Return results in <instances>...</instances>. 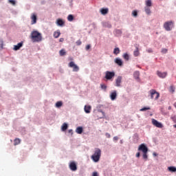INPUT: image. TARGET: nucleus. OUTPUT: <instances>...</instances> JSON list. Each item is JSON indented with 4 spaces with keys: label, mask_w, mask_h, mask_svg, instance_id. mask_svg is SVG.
Returning <instances> with one entry per match:
<instances>
[{
    "label": "nucleus",
    "mask_w": 176,
    "mask_h": 176,
    "mask_svg": "<svg viewBox=\"0 0 176 176\" xmlns=\"http://www.w3.org/2000/svg\"><path fill=\"white\" fill-rule=\"evenodd\" d=\"M56 108H60V107H63V102L58 101L56 103Z\"/></svg>",
    "instance_id": "32"
},
{
    "label": "nucleus",
    "mask_w": 176,
    "mask_h": 176,
    "mask_svg": "<svg viewBox=\"0 0 176 176\" xmlns=\"http://www.w3.org/2000/svg\"><path fill=\"white\" fill-rule=\"evenodd\" d=\"M68 129V124L67 123H64L61 126L62 131H65Z\"/></svg>",
    "instance_id": "22"
},
{
    "label": "nucleus",
    "mask_w": 176,
    "mask_h": 176,
    "mask_svg": "<svg viewBox=\"0 0 176 176\" xmlns=\"http://www.w3.org/2000/svg\"><path fill=\"white\" fill-rule=\"evenodd\" d=\"M120 53V50L119 49V47H116V48L114 49V50H113V54H114L118 55Z\"/></svg>",
    "instance_id": "28"
},
{
    "label": "nucleus",
    "mask_w": 176,
    "mask_h": 176,
    "mask_svg": "<svg viewBox=\"0 0 176 176\" xmlns=\"http://www.w3.org/2000/svg\"><path fill=\"white\" fill-rule=\"evenodd\" d=\"M149 94L151 100H158L159 97H160V94H159V92L156 91L155 89L150 90Z\"/></svg>",
    "instance_id": "3"
},
{
    "label": "nucleus",
    "mask_w": 176,
    "mask_h": 176,
    "mask_svg": "<svg viewBox=\"0 0 176 176\" xmlns=\"http://www.w3.org/2000/svg\"><path fill=\"white\" fill-rule=\"evenodd\" d=\"M100 88L102 89V90H107V85L105 84H100Z\"/></svg>",
    "instance_id": "33"
},
{
    "label": "nucleus",
    "mask_w": 176,
    "mask_h": 176,
    "mask_svg": "<svg viewBox=\"0 0 176 176\" xmlns=\"http://www.w3.org/2000/svg\"><path fill=\"white\" fill-rule=\"evenodd\" d=\"M68 21H74V15L69 14L67 16Z\"/></svg>",
    "instance_id": "30"
},
{
    "label": "nucleus",
    "mask_w": 176,
    "mask_h": 176,
    "mask_svg": "<svg viewBox=\"0 0 176 176\" xmlns=\"http://www.w3.org/2000/svg\"><path fill=\"white\" fill-rule=\"evenodd\" d=\"M115 63L116 64H118V65H120V67H122V65H123V61H122L121 59L119 58H116Z\"/></svg>",
    "instance_id": "16"
},
{
    "label": "nucleus",
    "mask_w": 176,
    "mask_h": 176,
    "mask_svg": "<svg viewBox=\"0 0 176 176\" xmlns=\"http://www.w3.org/2000/svg\"><path fill=\"white\" fill-rule=\"evenodd\" d=\"M140 156H141V154L140 153V152L136 153V157H140Z\"/></svg>",
    "instance_id": "46"
},
{
    "label": "nucleus",
    "mask_w": 176,
    "mask_h": 176,
    "mask_svg": "<svg viewBox=\"0 0 176 176\" xmlns=\"http://www.w3.org/2000/svg\"><path fill=\"white\" fill-rule=\"evenodd\" d=\"M133 76L135 79H140V72L138 71L135 72L133 74Z\"/></svg>",
    "instance_id": "21"
},
{
    "label": "nucleus",
    "mask_w": 176,
    "mask_h": 176,
    "mask_svg": "<svg viewBox=\"0 0 176 176\" xmlns=\"http://www.w3.org/2000/svg\"><path fill=\"white\" fill-rule=\"evenodd\" d=\"M168 109H171V107H168Z\"/></svg>",
    "instance_id": "51"
},
{
    "label": "nucleus",
    "mask_w": 176,
    "mask_h": 176,
    "mask_svg": "<svg viewBox=\"0 0 176 176\" xmlns=\"http://www.w3.org/2000/svg\"><path fill=\"white\" fill-rule=\"evenodd\" d=\"M153 156H157V154H156L155 153H153Z\"/></svg>",
    "instance_id": "49"
},
{
    "label": "nucleus",
    "mask_w": 176,
    "mask_h": 176,
    "mask_svg": "<svg viewBox=\"0 0 176 176\" xmlns=\"http://www.w3.org/2000/svg\"><path fill=\"white\" fill-rule=\"evenodd\" d=\"M90 47H91L90 45H87L86 46V50H89V49H90Z\"/></svg>",
    "instance_id": "45"
},
{
    "label": "nucleus",
    "mask_w": 176,
    "mask_h": 176,
    "mask_svg": "<svg viewBox=\"0 0 176 176\" xmlns=\"http://www.w3.org/2000/svg\"><path fill=\"white\" fill-rule=\"evenodd\" d=\"M100 12L102 14H108V8H102L100 10Z\"/></svg>",
    "instance_id": "24"
},
{
    "label": "nucleus",
    "mask_w": 176,
    "mask_h": 176,
    "mask_svg": "<svg viewBox=\"0 0 176 176\" xmlns=\"http://www.w3.org/2000/svg\"><path fill=\"white\" fill-rule=\"evenodd\" d=\"M143 159L146 160L148 159V153H143Z\"/></svg>",
    "instance_id": "37"
},
{
    "label": "nucleus",
    "mask_w": 176,
    "mask_h": 176,
    "mask_svg": "<svg viewBox=\"0 0 176 176\" xmlns=\"http://www.w3.org/2000/svg\"><path fill=\"white\" fill-rule=\"evenodd\" d=\"M64 41V38H60V39H59V42H63Z\"/></svg>",
    "instance_id": "48"
},
{
    "label": "nucleus",
    "mask_w": 176,
    "mask_h": 176,
    "mask_svg": "<svg viewBox=\"0 0 176 176\" xmlns=\"http://www.w3.org/2000/svg\"><path fill=\"white\" fill-rule=\"evenodd\" d=\"M132 15L133 16V17H137V16H138V12H137V10H133L132 12Z\"/></svg>",
    "instance_id": "36"
},
{
    "label": "nucleus",
    "mask_w": 176,
    "mask_h": 176,
    "mask_svg": "<svg viewBox=\"0 0 176 176\" xmlns=\"http://www.w3.org/2000/svg\"><path fill=\"white\" fill-rule=\"evenodd\" d=\"M69 68H73V72H78L79 71V66H77L74 61L69 63Z\"/></svg>",
    "instance_id": "5"
},
{
    "label": "nucleus",
    "mask_w": 176,
    "mask_h": 176,
    "mask_svg": "<svg viewBox=\"0 0 176 176\" xmlns=\"http://www.w3.org/2000/svg\"><path fill=\"white\" fill-rule=\"evenodd\" d=\"M115 76V72H106L105 78L107 79V80H109L112 79Z\"/></svg>",
    "instance_id": "7"
},
{
    "label": "nucleus",
    "mask_w": 176,
    "mask_h": 176,
    "mask_svg": "<svg viewBox=\"0 0 176 176\" xmlns=\"http://www.w3.org/2000/svg\"><path fill=\"white\" fill-rule=\"evenodd\" d=\"M162 53H163L164 54H166V53H167V49H162Z\"/></svg>",
    "instance_id": "40"
},
{
    "label": "nucleus",
    "mask_w": 176,
    "mask_h": 176,
    "mask_svg": "<svg viewBox=\"0 0 176 176\" xmlns=\"http://www.w3.org/2000/svg\"><path fill=\"white\" fill-rule=\"evenodd\" d=\"M152 124L153 126H155V127H158V129H163V124H162V122H159L155 119H152Z\"/></svg>",
    "instance_id": "6"
},
{
    "label": "nucleus",
    "mask_w": 176,
    "mask_h": 176,
    "mask_svg": "<svg viewBox=\"0 0 176 176\" xmlns=\"http://www.w3.org/2000/svg\"><path fill=\"white\" fill-rule=\"evenodd\" d=\"M14 145H19V144H20V142H21V140H20V139L19 138H16L14 140Z\"/></svg>",
    "instance_id": "29"
},
{
    "label": "nucleus",
    "mask_w": 176,
    "mask_h": 176,
    "mask_svg": "<svg viewBox=\"0 0 176 176\" xmlns=\"http://www.w3.org/2000/svg\"><path fill=\"white\" fill-rule=\"evenodd\" d=\"M133 56H135V57H138V56H140V50H138V47H136V50L133 52Z\"/></svg>",
    "instance_id": "20"
},
{
    "label": "nucleus",
    "mask_w": 176,
    "mask_h": 176,
    "mask_svg": "<svg viewBox=\"0 0 176 176\" xmlns=\"http://www.w3.org/2000/svg\"><path fill=\"white\" fill-rule=\"evenodd\" d=\"M30 38L32 42H41L42 41V34L39 32L34 30L31 32Z\"/></svg>",
    "instance_id": "1"
},
{
    "label": "nucleus",
    "mask_w": 176,
    "mask_h": 176,
    "mask_svg": "<svg viewBox=\"0 0 176 176\" xmlns=\"http://www.w3.org/2000/svg\"><path fill=\"white\" fill-rule=\"evenodd\" d=\"M56 24L57 25H59L60 27H63V25H64L65 22L64 21H63V19H58L56 21Z\"/></svg>",
    "instance_id": "15"
},
{
    "label": "nucleus",
    "mask_w": 176,
    "mask_h": 176,
    "mask_svg": "<svg viewBox=\"0 0 176 176\" xmlns=\"http://www.w3.org/2000/svg\"><path fill=\"white\" fill-rule=\"evenodd\" d=\"M119 140V138L118 136H115L113 138V141H118Z\"/></svg>",
    "instance_id": "44"
},
{
    "label": "nucleus",
    "mask_w": 176,
    "mask_h": 176,
    "mask_svg": "<svg viewBox=\"0 0 176 176\" xmlns=\"http://www.w3.org/2000/svg\"><path fill=\"white\" fill-rule=\"evenodd\" d=\"M168 171H170V173H175L176 168L175 166H169L168 167Z\"/></svg>",
    "instance_id": "23"
},
{
    "label": "nucleus",
    "mask_w": 176,
    "mask_h": 176,
    "mask_svg": "<svg viewBox=\"0 0 176 176\" xmlns=\"http://www.w3.org/2000/svg\"><path fill=\"white\" fill-rule=\"evenodd\" d=\"M122 83V76H118L116 80V86L117 87H120V84Z\"/></svg>",
    "instance_id": "12"
},
{
    "label": "nucleus",
    "mask_w": 176,
    "mask_h": 176,
    "mask_svg": "<svg viewBox=\"0 0 176 176\" xmlns=\"http://www.w3.org/2000/svg\"><path fill=\"white\" fill-rule=\"evenodd\" d=\"M174 122H175V123L176 122V120H174Z\"/></svg>",
    "instance_id": "52"
},
{
    "label": "nucleus",
    "mask_w": 176,
    "mask_h": 176,
    "mask_svg": "<svg viewBox=\"0 0 176 176\" xmlns=\"http://www.w3.org/2000/svg\"><path fill=\"white\" fill-rule=\"evenodd\" d=\"M85 113H90L91 111V106L89 105H85L84 107Z\"/></svg>",
    "instance_id": "14"
},
{
    "label": "nucleus",
    "mask_w": 176,
    "mask_h": 176,
    "mask_svg": "<svg viewBox=\"0 0 176 176\" xmlns=\"http://www.w3.org/2000/svg\"><path fill=\"white\" fill-rule=\"evenodd\" d=\"M69 134H71V135H72V134H74V131H72V129H70L68 131Z\"/></svg>",
    "instance_id": "42"
},
{
    "label": "nucleus",
    "mask_w": 176,
    "mask_h": 176,
    "mask_svg": "<svg viewBox=\"0 0 176 176\" xmlns=\"http://www.w3.org/2000/svg\"><path fill=\"white\" fill-rule=\"evenodd\" d=\"M60 35H61L60 30H58V31L54 32V38H57L60 36Z\"/></svg>",
    "instance_id": "19"
},
{
    "label": "nucleus",
    "mask_w": 176,
    "mask_h": 176,
    "mask_svg": "<svg viewBox=\"0 0 176 176\" xmlns=\"http://www.w3.org/2000/svg\"><path fill=\"white\" fill-rule=\"evenodd\" d=\"M60 56H65L67 54V52H65V50L63 49L59 51Z\"/></svg>",
    "instance_id": "26"
},
{
    "label": "nucleus",
    "mask_w": 176,
    "mask_h": 176,
    "mask_svg": "<svg viewBox=\"0 0 176 176\" xmlns=\"http://www.w3.org/2000/svg\"><path fill=\"white\" fill-rule=\"evenodd\" d=\"M157 76H159V78H162V79H164V78L167 76V72H162L157 71Z\"/></svg>",
    "instance_id": "11"
},
{
    "label": "nucleus",
    "mask_w": 176,
    "mask_h": 176,
    "mask_svg": "<svg viewBox=\"0 0 176 176\" xmlns=\"http://www.w3.org/2000/svg\"><path fill=\"white\" fill-rule=\"evenodd\" d=\"M173 28L174 22H173L172 21H166L164 24V28L166 30V31H171Z\"/></svg>",
    "instance_id": "4"
},
{
    "label": "nucleus",
    "mask_w": 176,
    "mask_h": 176,
    "mask_svg": "<svg viewBox=\"0 0 176 176\" xmlns=\"http://www.w3.org/2000/svg\"><path fill=\"white\" fill-rule=\"evenodd\" d=\"M147 52H148V53H152V49H148V50H147Z\"/></svg>",
    "instance_id": "47"
},
{
    "label": "nucleus",
    "mask_w": 176,
    "mask_h": 176,
    "mask_svg": "<svg viewBox=\"0 0 176 176\" xmlns=\"http://www.w3.org/2000/svg\"><path fill=\"white\" fill-rule=\"evenodd\" d=\"M174 107L176 108V102L174 103Z\"/></svg>",
    "instance_id": "50"
},
{
    "label": "nucleus",
    "mask_w": 176,
    "mask_h": 176,
    "mask_svg": "<svg viewBox=\"0 0 176 176\" xmlns=\"http://www.w3.org/2000/svg\"><path fill=\"white\" fill-rule=\"evenodd\" d=\"M144 10L146 14H151V8H149V7H145Z\"/></svg>",
    "instance_id": "27"
},
{
    "label": "nucleus",
    "mask_w": 176,
    "mask_h": 176,
    "mask_svg": "<svg viewBox=\"0 0 176 176\" xmlns=\"http://www.w3.org/2000/svg\"><path fill=\"white\" fill-rule=\"evenodd\" d=\"M92 176H98V172H94L92 174Z\"/></svg>",
    "instance_id": "43"
},
{
    "label": "nucleus",
    "mask_w": 176,
    "mask_h": 176,
    "mask_svg": "<svg viewBox=\"0 0 176 176\" xmlns=\"http://www.w3.org/2000/svg\"><path fill=\"white\" fill-rule=\"evenodd\" d=\"M76 133H77V134H82V133H83V127L78 126L76 129Z\"/></svg>",
    "instance_id": "17"
},
{
    "label": "nucleus",
    "mask_w": 176,
    "mask_h": 176,
    "mask_svg": "<svg viewBox=\"0 0 176 176\" xmlns=\"http://www.w3.org/2000/svg\"><path fill=\"white\" fill-rule=\"evenodd\" d=\"M105 137H106L107 138H109L111 137V134H109V133H105Z\"/></svg>",
    "instance_id": "41"
},
{
    "label": "nucleus",
    "mask_w": 176,
    "mask_h": 176,
    "mask_svg": "<svg viewBox=\"0 0 176 176\" xmlns=\"http://www.w3.org/2000/svg\"><path fill=\"white\" fill-rule=\"evenodd\" d=\"M149 109H151V107H143L142 109H140V111L141 112H144V111H149Z\"/></svg>",
    "instance_id": "34"
},
{
    "label": "nucleus",
    "mask_w": 176,
    "mask_h": 176,
    "mask_svg": "<svg viewBox=\"0 0 176 176\" xmlns=\"http://www.w3.org/2000/svg\"><path fill=\"white\" fill-rule=\"evenodd\" d=\"M138 151H141L143 153H148V147L144 144H142L139 146Z\"/></svg>",
    "instance_id": "8"
},
{
    "label": "nucleus",
    "mask_w": 176,
    "mask_h": 176,
    "mask_svg": "<svg viewBox=\"0 0 176 176\" xmlns=\"http://www.w3.org/2000/svg\"><path fill=\"white\" fill-rule=\"evenodd\" d=\"M76 45L77 46H80V45H82V41H80V40H78L76 41Z\"/></svg>",
    "instance_id": "39"
},
{
    "label": "nucleus",
    "mask_w": 176,
    "mask_h": 176,
    "mask_svg": "<svg viewBox=\"0 0 176 176\" xmlns=\"http://www.w3.org/2000/svg\"><path fill=\"white\" fill-rule=\"evenodd\" d=\"M123 58H124V60H126V61H129L130 56L128 55L127 53H126V54H124Z\"/></svg>",
    "instance_id": "31"
},
{
    "label": "nucleus",
    "mask_w": 176,
    "mask_h": 176,
    "mask_svg": "<svg viewBox=\"0 0 176 176\" xmlns=\"http://www.w3.org/2000/svg\"><path fill=\"white\" fill-rule=\"evenodd\" d=\"M30 19L32 20V22H31L32 25L36 24V20H38V16H36V14L35 13L32 14Z\"/></svg>",
    "instance_id": "10"
},
{
    "label": "nucleus",
    "mask_w": 176,
    "mask_h": 176,
    "mask_svg": "<svg viewBox=\"0 0 176 176\" xmlns=\"http://www.w3.org/2000/svg\"><path fill=\"white\" fill-rule=\"evenodd\" d=\"M69 167L72 171H76V170H78V166H76V163L74 161L70 162Z\"/></svg>",
    "instance_id": "9"
},
{
    "label": "nucleus",
    "mask_w": 176,
    "mask_h": 176,
    "mask_svg": "<svg viewBox=\"0 0 176 176\" xmlns=\"http://www.w3.org/2000/svg\"><path fill=\"white\" fill-rule=\"evenodd\" d=\"M151 6H152V1L146 0V7L149 8Z\"/></svg>",
    "instance_id": "25"
},
{
    "label": "nucleus",
    "mask_w": 176,
    "mask_h": 176,
    "mask_svg": "<svg viewBox=\"0 0 176 176\" xmlns=\"http://www.w3.org/2000/svg\"><path fill=\"white\" fill-rule=\"evenodd\" d=\"M118 94H116V91H113L111 94H110V98L112 101L116 100V97H117Z\"/></svg>",
    "instance_id": "13"
},
{
    "label": "nucleus",
    "mask_w": 176,
    "mask_h": 176,
    "mask_svg": "<svg viewBox=\"0 0 176 176\" xmlns=\"http://www.w3.org/2000/svg\"><path fill=\"white\" fill-rule=\"evenodd\" d=\"M169 91L170 93H174L175 91V87H174L173 86H170V89H169Z\"/></svg>",
    "instance_id": "35"
},
{
    "label": "nucleus",
    "mask_w": 176,
    "mask_h": 176,
    "mask_svg": "<svg viewBox=\"0 0 176 176\" xmlns=\"http://www.w3.org/2000/svg\"><path fill=\"white\" fill-rule=\"evenodd\" d=\"M101 157V149L96 148L94 155L91 156V159L95 163L100 162V159Z\"/></svg>",
    "instance_id": "2"
},
{
    "label": "nucleus",
    "mask_w": 176,
    "mask_h": 176,
    "mask_svg": "<svg viewBox=\"0 0 176 176\" xmlns=\"http://www.w3.org/2000/svg\"><path fill=\"white\" fill-rule=\"evenodd\" d=\"M23 46V43H19L16 45H14V50H19L20 47Z\"/></svg>",
    "instance_id": "18"
},
{
    "label": "nucleus",
    "mask_w": 176,
    "mask_h": 176,
    "mask_svg": "<svg viewBox=\"0 0 176 176\" xmlns=\"http://www.w3.org/2000/svg\"><path fill=\"white\" fill-rule=\"evenodd\" d=\"M10 3H11L12 5H13L14 6V5H16V1L14 0H8Z\"/></svg>",
    "instance_id": "38"
}]
</instances>
